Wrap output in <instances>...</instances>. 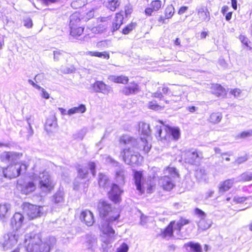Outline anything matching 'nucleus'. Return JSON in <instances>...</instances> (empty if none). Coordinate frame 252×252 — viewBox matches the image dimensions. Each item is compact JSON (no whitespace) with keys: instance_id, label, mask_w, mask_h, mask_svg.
<instances>
[{"instance_id":"f257e3e1","label":"nucleus","mask_w":252,"mask_h":252,"mask_svg":"<svg viewBox=\"0 0 252 252\" xmlns=\"http://www.w3.org/2000/svg\"><path fill=\"white\" fill-rule=\"evenodd\" d=\"M120 142L127 146L121 152V156L126 164L131 165H138L142 160V157L136 150L142 149L148 153L151 148V145L148 143L147 140L144 137H141L137 141L128 135H123L121 137Z\"/></svg>"},{"instance_id":"f03ea898","label":"nucleus","mask_w":252,"mask_h":252,"mask_svg":"<svg viewBox=\"0 0 252 252\" xmlns=\"http://www.w3.org/2000/svg\"><path fill=\"white\" fill-rule=\"evenodd\" d=\"M97 207L100 216L105 217L102 219L99 226L103 234L102 241L109 244L114 239L115 231L112 225L119 218L120 212L117 209H112L111 205L104 200L99 201Z\"/></svg>"},{"instance_id":"7ed1b4c3","label":"nucleus","mask_w":252,"mask_h":252,"mask_svg":"<svg viewBox=\"0 0 252 252\" xmlns=\"http://www.w3.org/2000/svg\"><path fill=\"white\" fill-rule=\"evenodd\" d=\"M56 243L54 237H49L42 241L38 234L31 233L25 236V247L28 252H50Z\"/></svg>"},{"instance_id":"20e7f679","label":"nucleus","mask_w":252,"mask_h":252,"mask_svg":"<svg viewBox=\"0 0 252 252\" xmlns=\"http://www.w3.org/2000/svg\"><path fill=\"white\" fill-rule=\"evenodd\" d=\"M134 179L137 189L141 193L146 190V192L150 193L153 192L156 185V182L154 178L148 179L147 181L144 180L142 172L134 171Z\"/></svg>"},{"instance_id":"39448f33","label":"nucleus","mask_w":252,"mask_h":252,"mask_svg":"<svg viewBox=\"0 0 252 252\" xmlns=\"http://www.w3.org/2000/svg\"><path fill=\"white\" fill-rule=\"evenodd\" d=\"M165 175L161 178L159 183L163 189L169 191L175 186L174 179L179 176L177 170L174 167H168L164 170Z\"/></svg>"},{"instance_id":"423d86ee","label":"nucleus","mask_w":252,"mask_h":252,"mask_svg":"<svg viewBox=\"0 0 252 252\" xmlns=\"http://www.w3.org/2000/svg\"><path fill=\"white\" fill-rule=\"evenodd\" d=\"M34 181L38 182L41 189L45 192L50 191L54 188V185L48 173L45 171L39 174L37 177L34 176Z\"/></svg>"},{"instance_id":"0eeeda50","label":"nucleus","mask_w":252,"mask_h":252,"mask_svg":"<svg viewBox=\"0 0 252 252\" xmlns=\"http://www.w3.org/2000/svg\"><path fill=\"white\" fill-rule=\"evenodd\" d=\"M43 206H36L29 203H24L23 209L30 219H33L43 215L46 211Z\"/></svg>"},{"instance_id":"6e6552de","label":"nucleus","mask_w":252,"mask_h":252,"mask_svg":"<svg viewBox=\"0 0 252 252\" xmlns=\"http://www.w3.org/2000/svg\"><path fill=\"white\" fill-rule=\"evenodd\" d=\"M16 231L8 232L5 234L0 241V245L4 250L12 248L15 245L18 241V234Z\"/></svg>"},{"instance_id":"1a4fd4ad","label":"nucleus","mask_w":252,"mask_h":252,"mask_svg":"<svg viewBox=\"0 0 252 252\" xmlns=\"http://www.w3.org/2000/svg\"><path fill=\"white\" fill-rule=\"evenodd\" d=\"M22 167L25 169V165H21L16 162L10 164L7 167L3 168L2 172L5 178L10 179L18 177L20 174Z\"/></svg>"},{"instance_id":"9d476101","label":"nucleus","mask_w":252,"mask_h":252,"mask_svg":"<svg viewBox=\"0 0 252 252\" xmlns=\"http://www.w3.org/2000/svg\"><path fill=\"white\" fill-rule=\"evenodd\" d=\"M88 173V169L83 168L78 171V176L74 182V189L76 190H84L88 186L86 176Z\"/></svg>"},{"instance_id":"9b49d317","label":"nucleus","mask_w":252,"mask_h":252,"mask_svg":"<svg viewBox=\"0 0 252 252\" xmlns=\"http://www.w3.org/2000/svg\"><path fill=\"white\" fill-rule=\"evenodd\" d=\"M22 154L12 151H4L0 154V160L5 163L13 164L18 162Z\"/></svg>"},{"instance_id":"f8f14e48","label":"nucleus","mask_w":252,"mask_h":252,"mask_svg":"<svg viewBox=\"0 0 252 252\" xmlns=\"http://www.w3.org/2000/svg\"><path fill=\"white\" fill-rule=\"evenodd\" d=\"M25 218L21 213H15L11 219L10 225L14 231L17 232L23 226Z\"/></svg>"},{"instance_id":"ddd939ff","label":"nucleus","mask_w":252,"mask_h":252,"mask_svg":"<svg viewBox=\"0 0 252 252\" xmlns=\"http://www.w3.org/2000/svg\"><path fill=\"white\" fill-rule=\"evenodd\" d=\"M123 190L116 184H113L111 190L109 192V198L115 203H119L121 200V195Z\"/></svg>"},{"instance_id":"4468645a","label":"nucleus","mask_w":252,"mask_h":252,"mask_svg":"<svg viewBox=\"0 0 252 252\" xmlns=\"http://www.w3.org/2000/svg\"><path fill=\"white\" fill-rule=\"evenodd\" d=\"M94 91L96 93H101L108 94L111 91V88L102 81H96L93 85Z\"/></svg>"},{"instance_id":"2eb2a0df","label":"nucleus","mask_w":252,"mask_h":252,"mask_svg":"<svg viewBox=\"0 0 252 252\" xmlns=\"http://www.w3.org/2000/svg\"><path fill=\"white\" fill-rule=\"evenodd\" d=\"M185 161L191 164H195L198 158H202V154L196 150L189 151L185 153Z\"/></svg>"},{"instance_id":"dca6fc26","label":"nucleus","mask_w":252,"mask_h":252,"mask_svg":"<svg viewBox=\"0 0 252 252\" xmlns=\"http://www.w3.org/2000/svg\"><path fill=\"white\" fill-rule=\"evenodd\" d=\"M139 91L140 89L138 85L134 82L130 83L122 90V93L126 95L136 94L139 92Z\"/></svg>"},{"instance_id":"f3484780","label":"nucleus","mask_w":252,"mask_h":252,"mask_svg":"<svg viewBox=\"0 0 252 252\" xmlns=\"http://www.w3.org/2000/svg\"><path fill=\"white\" fill-rule=\"evenodd\" d=\"M80 219L88 226H92L94 223V219L93 213L89 210L82 212Z\"/></svg>"},{"instance_id":"a211bd4d","label":"nucleus","mask_w":252,"mask_h":252,"mask_svg":"<svg viewBox=\"0 0 252 252\" xmlns=\"http://www.w3.org/2000/svg\"><path fill=\"white\" fill-rule=\"evenodd\" d=\"M196 11L200 21L208 22L210 20V12L205 6H199L196 8Z\"/></svg>"},{"instance_id":"6ab92c4d","label":"nucleus","mask_w":252,"mask_h":252,"mask_svg":"<svg viewBox=\"0 0 252 252\" xmlns=\"http://www.w3.org/2000/svg\"><path fill=\"white\" fill-rule=\"evenodd\" d=\"M235 182L236 181L234 179H231L220 183L219 187V192L222 193L228 190L233 186Z\"/></svg>"},{"instance_id":"aec40b11","label":"nucleus","mask_w":252,"mask_h":252,"mask_svg":"<svg viewBox=\"0 0 252 252\" xmlns=\"http://www.w3.org/2000/svg\"><path fill=\"white\" fill-rule=\"evenodd\" d=\"M36 182L34 181V178L32 181L25 183L21 188L22 192L27 194L34 191L36 189Z\"/></svg>"},{"instance_id":"412c9836","label":"nucleus","mask_w":252,"mask_h":252,"mask_svg":"<svg viewBox=\"0 0 252 252\" xmlns=\"http://www.w3.org/2000/svg\"><path fill=\"white\" fill-rule=\"evenodd\" d=\"M11 206L4 203L0 204V220H4L9 217Z\"/></svg>"},{"instance_id":"4be33fe9","label":"nucleus","mask_w":252,"mask_h":252,"mask_svg":"<svg viewBox=\"0 0 252 252\" xmlns=\"http://www.w3.org/2000/svg\"><path fill=\"white\" fill-rule=\"evenodd\" d=\"M211 93L217 96H223L226 94L225 89L219 84H213L211 87Z\"/></svg>"},{"instance_id":"5701e85b","label":"nucleus","mask_w":252,"mask_h":252,"mask_svg":"<svg viewBox=\"0 0 252 252\" xmlns=\"http://www.w3.org/2000/svg\"><path fill=\"white\" fill-rule=\"evenodd\" d=\"M64 193L59 190L57 191L52 197V201L57 206H61L64 202Z\"/></svg>"},{"instance_id":"b1692460","label":"nucleus","mask_w":252,"mask_h":252,"mask_svg":"<svg viewBox=\"0 0 252 252\" xmlns=\"http://www.w3.org/2000/svg\"><path fill=\"white\" fill-rule=\"evenodd\" d=\"M165 131L170 134L175 140H178L180 136V129L178 127L166 126L164 127Z\"/></svg>"},{"instance_id":"393cba45","label":"nucleus","mask_w":252,"mask_h":252,"mask_svg":"<svg viewBox=\"0 0 252 252\" xmlns=\"http://www.w3.org/2000/svg\"><path fill=\"white\" fill-rule=\"evenodd\" d=\"M124 19L123 15L121 13H117L112 24V31L114 32L119 29L121 25L123 24Z\"/></svg>"},{"instance_id":"a878e982","label":"nucleus","mask_w":252,"mask_h":252,"mask_svg":"<svg viewBox=\"0 0 252 252\" xmlns=\"http://www.w3.org/2000/svg\"><path fill=\"white\" fill-rule=\"evenodd\" d=\"M195 176L200 181H206L208 178L207 172L203 167H200L195 171Z\"/></svg>"},{"instance_id":"bb28decb","label":"nucleus","mask_w":252,"mask_h":252,"mask_svg":"<svg viewBox=\"0 0 252 252\" xmlns=\"http://www.w3.org/2000/svg\"><path fill=\"white\" fill-rule=\"evenodd\" d=\"M80 15L79 13L75 12L70 16L69 27H77L80 26Z\"/></svg>"},{"instance_id":"cd10ccee","label":"nucleus","mask_w":252,"mask_h":252,"mask_svg":"<svg viewBox=\"0 0 252 252\" xmlns=\"http://www.w3.org/2000/svg\"><path fill=\"white\" fill-rule=\"evenodd\" d=\"M57 122L53 117H50L47 119L45 125V129L47 132H51L53 129L56 128Z\"/></svg>"},{"instance_id":"c85d7f7f","label":"nucleus","mask_w":252,"mask_h":252,"mask_svg":"<svg viewBox=\"0 0 252 252\" xmlns=\"http://www.w3.org/2000/svg\"><path fill=\"white\" fill-rule=\"evenodd\" d=\"M212 224V221L210 220H206L205 219H200L198 222V227L202 229L206 230L210 228Z\"/></svg>"},{"instance_id":"c756f323","label":"nucleus","mask_w":252,"mask_h":252,"mask_svg":"<svg viewBox=\"0 0 252 252\" xmlns=\"http://www.w3.org/2000/svg\"><path fill=\"white\" fill-rule=\"evenodd\" d=\"M120 3V0H107L106 6L110 10L114 11L119 6Z\"/></svg>"},{"instance_id":"7c9ffc66","label":"nucleus","mask_w":252,"mask_h":252,"mask_svg":"<svg viewBox=\"0 0 252 252\" xmlns=\"http://www.w3.org/2000/svg\"><path fill=\"white\" fill-rule=\"evenodd\" d=\"M110 79L112 81L117 83L126 84L128 82V77L125 76H111Z\"/></svg>"},{"instance_id":"2f4dec72","label":"nucleus","mask_w":252,"mask_h":252,"mask_svg":"<svg viewBox=\"0 0 252 252\" xmlns=\"http://www.w3.org/2000/svg\"><path fill=\"white\" fill-rule=\"evenodd\" d=\"M174 222H171L169 225L164 230L162 233V237L164 238H169L173 235V224Z\"/></svg>"},{"instance_id":"473e14b6","label":"nucleus","mask_w":252,"mask_h":252,"mask_svg":"<svg viewBox=\"0 0 252 252\" xmlns=\"http://www.w3.org/2000/svg\"><path fill=\"white\" fill-rule=\"evenodd\" d=\"M139 131L144 135L148 136L150 133L149 125L145 123L139 124Z\"/></svg>"},{"instance_id":"72a5a7b5","label":"nucleus","mask_w":252,"mask_h":252,"mask_svg":"<svg viewBox=\"0 0 252 252\" xmlns=\"http://www.w3.org/2000/svg\"><path fill=\"white\" fill-rule=\"evenodd\" d=\"M86 55H90L91 56H95L99 58H102L104 59H108L109 58V55L106 52H93V51H88L86 53Z\"/></svg>"},{"instance_id":"f704fd0d","label":"nucleus","mask_w":252,"mask_h":252,"mask_svg":"<svg viewBox=\"0 0 252 252\" xmlns=\"http://www.w3.org/2000/svg\"><path fill=\"white\" fill-rule=\"evenodd\" d=\"M98 184L101 187L106 188L109 184L108 177L105 175L100 173L99 174Z\"/></svg>"},{"instance_id":"c9c22d12","label":"nucleus","mask_w":252,"mask_h":252,"mask_svg":"<svg viewBox=\"0 0 252 252\" xmlns=\"http://www.w3.org/2000/svg\"><path fill=\"white\" fill-rule=\"evenodd\" d=\"M252 180V173L246 172L242 174L236 179V182H245Z\"/></svg>"},{"instance_id":"e433bc0d","label":"nucleus","mask_w":252,"mask_h":252,"mask_svg":"<svg viewBox=\"0 0 252 252\" xmlns=\"http://www.w3.org/2000/svg\"><path fill=\"white\" fill-rule=\"evenodd\" d=\"M70 29V35L76 37L77 36H80L84 31V28L81 26H78L77 27H71Z\"/></svg>"},{"instance_id":"4c0bfd02","label":"nucleus","mask_w":252,"mask_h":252,"mask_svg":"<svg viewBox=\"0 0 252 252\" xmlns=\"http://www.w3.org/2000/svg\"><path fill=\"white\" fill-rule=\"evenodd\" d=\"M222 119V114L220 113H213L210 117V121L214 124L219 123Z\"/></svg>"},{"instance_id":"58836bf2","label":"nucleus","mask_w":252,"mask_h":252,"mask_svg":"<svg viewBox=\"0 0 252 252\" xmlns=\"http://www.w3.org/2000/svg\"><path fill=\"white\" fill-rule=\"evenodd\" d=\"M87 3V0H76L71 3V7L77 9L84 6Z\"/></svg>"},{"instance_id":"ea45409f","label":"nucleus","mask_w":252,"mask_h":252,"mask_svg":"<svg viewBox=\"0 0 252 252\" xmlns=\"http://www.w3.org/2000/svg\"><path fill=\"white\" fill-rule=\"evenodd\" d=\"M189 223V220H188L182 218L177 222L174 227V230H177L178 231L180 232L182 227Z\"/></svg>"},{"instance_id":"a19ab883","label":"nucleus","mask_w":252,"mask_h":252,"mask_svg":"<svg viewBox=\"0 0 252 252\" xmlns=\"http://www.w3.org/2000/svg\"><path fill=\"white\" fill-rule=\"evenodd\" d=\"M174 13V8L171 5L168 6L165 10V17L166 19L171 18Z\"/></svg>"},{"instance_id":"79ce46f5","label":"nucleus","mask_w":252,"mask_h":252,"mask_svg":"<svg viewBox=\"0 0 252 252\" xmlns=\"http://www.w3.org/2000/svg\"><path fill=\"white\" fill-rule=\"evenodd\" d=\"M116 179L119 184H123L124 183V171L123 170L117 171Z\"/></svg>"},{"instance_id":"37998d69","label":"nucleus","mask_w":252,"mask_h":252,"mask_svg":"<svg viewBox=\"0 0 252 252\" xmlns=\"http://www.w3.org/2000/svg\"><path fill=\"white\" fill-rule=\"evenodd\" d=\"M188 247H189L191 250L195 252H201L202 249L201 246L197 243H189L187 244Z\"/></svg>"},{"instance_id":"c03bdc74","label":"nucleus","mask_w":252,"mask_h":252,"mask_svg":"<svg viewBox=\"0 0 252 252\" xmlns=\"http://www.w3.org/2000/svg\"><path fill=\"white\" fill-rule=\"evenodd\" d=\"M151 6L154 11L158 10L161 6V1L159 0L152 1Z\"/></svg>"},{"instance_id":"a18cd8bd","label":"nucleus","mask_w":252,"mask_h":252,"mask_svg":"<svg viewBox=\"0 0 252 252\" xmlns=\"http://www.w3.org/2000/svg\"><path fill=\"white\" fill-rule=\"evenodd\" d=\"M136 27L135 23H131L126 27L123 31V32L125 34H127L133 30Z\"/></svg>"},{"instance_id":"49530a36","label":"nucleus","mask_w":252,"mask_h":252,"mask_svg":"<svg viewBox=\"0 0 252 252\" xmlns=\"http://www.w3.org/2000/svg\"><path fill=\"white\" fill-rule=\"evenodd\" d=\"M252 136V129L241 132L237 137L238 138H245Z\"/></svg>"},{"instance_id":"de8ad7c7","label":"nucleus","mask_w":252,"mask_h":252,"mask_svg":"<svg viewBox=\"0 0 252 252\" xmlns=\"http://www.w3.org/2000/svg\"><path fill=\"white\" fill-rule=\"evenodd\" d=\"M104 159L105 160V163L107 164H112L113 165L115 166H117L118 164V162L116 161L109 156H105L104 157Z\"/></svg>"},{"instance_id":"09e8293b","label":"nucleus","mask_w":252,"mask_h":252,"mask_svg":"<svg viewBox=\"0 0 252 252\" xmlns=\"http://www.w3.org/2000/svg\"><path fill=\"white\" fill-rule=\"evenodd\" d=\"M73 108L76 113H83L86 111V106L84 104H80L78 107H74Z\"/></svg>"},{"instance_id":"8fccbe9b","label":"nucleus","mask_w":252,"mask_h":252,"mask_svg":"<svg viewBox=\"0 0 252 252\" xmlns=\"http://www.w3.org/2000/svg\"><path fill=\"white\" fill-rule=\"evenodd\" d=\"M239 39L243 44L246 45L247 47H250V49H252V47H250L249 45V43L250 42L247 37L245 36L244 35H241L239 36Z\"/></svg>"},{"instance_id":"3c124183","label":"nucleus","mask_w":252,"mask_h":252,"mask_svg":"<svg viewBox=\"0 0 252 252\" xmlns=\"http://www.w3.org/2000/svg\"><path fill=\"white\" fill-rule=\"evenodd\" d=\"M63 51L57 50L54 51V60L55 61H58L63 56Z\"/></svg>"},{"instance_id":"603ef678","label":"nucleus","mask_w":252,"mask_h":252,"mask_svg":"<svg viewBox=\"0 0 252 252\" xmlns=\"http://www.w3.org/2000/svg\"><path fill=\"white\" fill-rule=\"evenodd\" d=\"M128 246L125 243H123L117 250L116 252H127Z\"/></svg>"},{"instance_id":"864d4df0","label":"nucleus","mask_w":252,"mask_h":252,"mask_svg":"<svg viewBox=\"0 0 252 252\" xmlns=\"http://www.w3.org/2000/svg\"><path fill=\"white\" fill-rule=\"evenodd\" d=\"M148 107L149 108L155 110H158L161 108L159 105H158L156 102L153 101L149 103Z\"/></svg>"},{"instance_id":"5fc2aeb1","label":"nucleus","mask_w":252,"mask_h":252,"mask_svg":"<svg viewBox=\"0 0 252 252\" xmlns=\"http://www.w3.org/2000/svg\"><path fill=\"white\" fill-rule=\"evenodd\" d=\"M85 134V132L83 130H81L75 134H74L73 138L75 139L82 140L84 137Z\"/></svg>"},{"instance_id":"6e6d98bb","label":"nucleus","mask_w":252,"mask_h":252,"mask_svg":"<svg viewBox=\"0 0 252 252\" xmlns=\"http://www.w3.org/2000/svg\"><path fill=\"white\" fill-rule=\"evenodd\" d=\"M195 214L198 215L199 217H200V219H205L206 218V214L202 211L201 210L196 208L195 210Z\"/></svg>"},{"instance_id":"4d7b16f0","label":"nucleus","mask_w":252,"mask_h":252,"mask_svg":"<svg viewBox=\"0 0 252 252\" xmlns=\"http://www.w3.org/2000/svg\"><path fill=\"white\" fill-rule=\"evenodd\" d=\"M125 10L126 16L130 15L132 13L133 10L132 5L130 4H126L125 6Z\"/></svg>"},{"instance_id":"13d9d810","label":"nucleus","mask_w":252,"mask_h":252,"mask_svg":"<svg viewBox=\"0 0 252 252\" xmlns=\"http://www.w3.org/2000/svg\"><path fill=\"white\" fill-rule=\"evenodd\" d=\"M247 199H248L247 197H240V196H236L234 197L233 201L237 203H239L244 202Z\"/></svg>"},{"instance_id":"bf43d9fd","label":"nucleus","mask_w":252,"mask_h":252,"mask_svg":"<svg viewBox=\"0 0 252 252\" xmlns=\"http://www.w3.org/2000/svg\"><path fill=\"white\" fill-rule=\"evenodd\" d=\"M24 25L27 28H32V20L30 18H27L24 20Z\"/></svg>"},{"instance_id":"052dcab7","label":"nucleus","mask_w":252,"mask_h":252,"mask_svg":"<svg viewBox=\"0 0 252 252\" xmlns=\"http://www.w3.org/2000/svg\"><path fill=\"white\" fill-rule=\"evenodd\" d=\"M88 167L90 168V170H91L93 175L94 176H95V163L94 162H90L88 164Z\"/></svg>"},{"instance_id":"680f3d73","label":"nucleus","mask_w":252,"mask_h":252,"mask_svg":"<svg viewBox=\"0 0 252 252\" xmlns=\"http://www.w3.org/2000/svg\"><path fill=\"white\" fill-rule=\"evenodd\" d=\"M42 92L41 96L46 99H48L50 97L49 94L43 88L41 87L40 90Z\"/></svg>"},{"instance_id":"e2e57ef3","label":"nucleus","mask_w":252,"mask_h":252,"mask_svg":"<svg viewBox=\"0 0 252 252\" xmlns=\"http://www.w3.org/2000/svg\"><path fill=\"white\" fill-rule=\"evenodd\" d=\"M247 158L246 157H240L239 158H238L236 160V162L238 163V164H241L245 161H246L247 160Z\"/></svg>"},{"instance_id":"0e129e2a","label":"nucleus","mask_w":252,"mask_h":252,"mask_svg":"<svg viewBox=\"0 0 252 252\" xmlns=\"http://www.w3.org/2000/svg\"><path fill=\"white\" fill-rule=\"evenodd\" d=\"M241 92V90L240 89H234V90H232L231 92V93L232 94L234 95V96L238 97V96H239V95L240 94Z\"/></svg>"},{"instance_id":"69168bd1","label":"nucleus","mask_w":252,"mask_h":252,"mask_svg":"<svg viewBox=\"0 0 252 252\" xmlns=\"http://www.w3.org/2000/svg\"><path fill=\"white\" fill-rule=\"evenodd\" d=\"M188 9V6H182L180 9L179 10V11H178V14L179 15H182L183 14H184V13L186 12V11Z\"/></svg>"},{"instance_id":"338daca9","label":"nucleus","mask_w":252,"mask_h":252,"mask_svg":"<svg viewBox=\"0 0 252 252\" xmlns=\"http://www.w3.org/2000/svg\"><path fill=\"white\" fill-rule=\"evenodd\" d=\"M88 242L90 244L89 247H91L92 246H94V245L96 243V239L94 237H91L90 239L88 240Z\"/></svg>"},{"instance_id":"774afa93","label":"nucleus","mask_w":252,"mask_h":252,"mask_svg":"<svg viewBox=\"0 0 252 252\" xmlns=\"http://www.w3.org/2000/svg\"><path fill=\"white\" fill-rule=\"evenodd\" d=\"M28 82L29 83V84H30L31 85H32L34 88H35L38 90H40L41 87H40L39 86L36 84L31 79H29Z\"/></svg>"}]
</instances>
